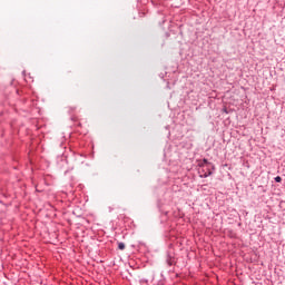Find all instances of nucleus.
I'll return each instance as SVG.
<instances>
[{"label":"nucleus","mask_w":285,"mask_h":285,"mask_svg":"<svg viewBox=\"0 0 285 285\" xmlns=\"http://www.w3.org/2000/svg\"><path fill=\"white\" fill-rule=\"evenodd\" d=\"M213 170H215V166H199V177L202 179H206V177H210V175H213Z\"/></svg>","instance_id":"1"},{"label":"nucleus","mask_w":285,"mask_h":285,"mask_svg":"<svg viewBox=\"0 0 285 285\" xmlns=\"http://www.w3.org/2000/svg\"><path fill=\"white\" fill-rule=\"evenodd\" d=\"M166 264L168 266H173L175 264V257L173 255H170V253H167L166 256Z\"/></svg>","instance_id":"2"},{"label":"nucleus","mask_w":285,"mask_h":285,"mask_svg":"<svg viewBox=\"0 0 285 285\" xmlns=\"http://www.w3.org/2000/svg\"><path fill=\"white\" fill-rule=\"evenodd\" d=\"M198 166H215L213 163L208 161V159L204 158Z\"/></svg>","instance_id":"3"},{"label":"nucleus","mask_w":285,"mask_h":285,"mask_svg":"<svg viewBox=\"0 0 285 285\" xmlns=\"http://www.w3.org/2000/svg\"><path fill=\"white\" fill-rule=\"evenodd\" d=\"M119 250H126V244L125 243H118Z\"/></svg>","instance_id":"4"},{"label":"nucleus","mask_w":285,"mask_h":285,"mask_svg":"<svg viewBox=\"0 0 285 285\" xmlns=\"http://www.w3.org/2000/svg\"><path fill=\"white\" fill-rule=\"evenodd\" d=\"M274 181H276V184H282V178L279 176H276L274 178Z\"/></svg>","instance_id":"5"}]
</instances>
